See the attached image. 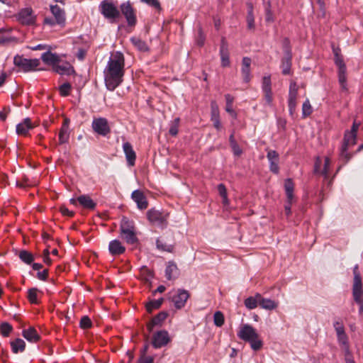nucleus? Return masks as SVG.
Segmentation results:
<instances>
[{"label":"nucleus","instance_id":"obj_45","mask_svg":"<svg viewBox=\"0 0 363 363\" xmlns=\"http://www.w3.org/2000/svg\"><path fill=\"white\" fill-rule=\"evenodd\" d=\"M313 108L308 99H306L302 106L303 117H307L312 113Z\"/></svg>","mask_w":363,"mask_h":363},{"label":"nucleus","instance_id":"obj_42","mask_svg":"<svg viewBox=\"0 0 363 363\" xmlns=\"http://www.w3.org/2000/svg\"><path fill=\"white\" fill-rule=\"evenodd\" d=\"M38 289L31 288L28 291V301L33 304H38L39 303L38 300Z\"/></svg>","mask_w":363,"mask_h":363},{"label":"nucleus","instance_id":"obj_55","mask_svg":"<svg viewBox=\"0 0 363 363\" xmlns=\"http://www.w3.org/2000/svg\"><path fill=\"white\" fill-rule=\"evenodd\" d=\"M333 328L337 335H341V333H345L344 325L340 320L334 321Z\"/></svg>","mask_w":363,"mask_h":363},{"label":"nucleus","instance_id":"obj_39","mask_svg":"<svg viewBox=\"0 0 363 363\" xmlns=\"http://www.w3.org/2000/svg\"><path fill=\"white\" fill-rule=\"evenodd\" d=\"M156 246L159 250L163 252H172L174 249V245L170 244H167L162 240L158 238L156 240Z\"/></svg>","mask_w":363,"mask_h":363},{"label":"nucleus","instance_id":"obj_35","mask_svg":"<svg viewBox=\"0 0 363 363\" xmlns=\"http://www.w3.org/2000/svg\"><path fill=\"white\" fill-rule=\"evenodd\" d=\"M12 352L17 354L19 352H23L26 347V343L21 338H16L11 342Z\"/></svg>","mask_w":363,"mask_h":363},{"label":"nucleus","instance_id":"obj_33","mask_svg":"<svg viewBox=\"0 0 363 363\" xmlns=\"http://www.w3.org/2000/svg\"><path fill=\"white\" fill-rule=\"evenodd\" d=\"M121 236L129 245H135L138 242L135 229L121 233Z\"/></svg>","mask_w":363,"mask_h":363},{"label":"nucleus","instance_id":"obj_2","mask_svg":"<svg viewBox=\"0 0 363 363\" xmlns=\"http://www.w3.org/2000/svg\"><path fill=\"white\" fill-rule=\"evenodd\" d=\"M240 339L250 343L251 348L254 351L259 350L263 346V342L259 338L255 329L249 324H245L238 333Z\"/></svg>","mask_w":363,"mask_h":363},{"label":"nucleus","instance_id":"obj_30","mask_svg":"<svg viewBox=\"0 0 363 363\" xmlns=\"http://www.w3.org/2000/svg\"><path fill=\"white\" fill-rule=\"evenodd\" d=\"M130 40L138 51L142 52H147L150 51V47L147 45L146 42L140 38L138 37H131Z\"/></svg>","mask_w":363,"mask_h":363},{"label":"nucleus","instance_id":"obj_1","mask_svg":"<svg viewBox=\"0 0 363 363\" xmlns=\"http://www.w3.org/2000/svg\"><path fill=\"white\" fill-rule=\"evenodd\" d=\"M125 58L120 51L113 53L104 70L106 87L109 91H114L123 82L125 74Z\"/></svg>","mask_w":363,"mask_h":363},{"label":"nucleus","instance_id":"obj_50","mask_svg":"<svg viewBox=\"0 0 363 363\" xmlns=\"http://www.w3.org/2000/svg\"><path fill=\"white\" fill-rule=\"evenodd\" d=\"M265 21L268 23H272L274 21V18L271 9V4L269 2H268L265 6Z\"/></svg>","mask_w":363,"mask_h":363},{"label":"nucleus","instance_id":"obj_21","mask_svg":"<svg viewBox=\"0 0 363 363\" xmlns=\"http://www.w3.org/2000/svg\"><path fill=\"white\" fill-rule=\"evenodd\" d=\"M251 59L248 57H244L242 60L241 73L245 83H249L251 80L250 65Z\"/></svg>","mask_w":363,"mask_h":363},{"label":"nucleus","instance_id":"obj_26","mask_svg":"<svg viewBox=\"0 0 363 363\" xmlns=\"http://www.w3.org/2000/svg\"><path fill=\"white\" fill-rule=\"evenodd\" d=\"M179 275V269L173 261L168 262L165 269V277L167 279L172 280L176 279Z\"/></svg>","mask_w":363,"mask_h":363},{"label":"nucleus","instance_id":"obj_10","mask_svg":"<svg viewBox=\"0 0 363 363\" xmlns=\"http://www.w3.org/2000/svg\"><path fill=\"white\" fill-rule=\"evenodd\" d=\"M284 190L286 196V204L284 206V210L286 216L291 213V205L294 201V183L290 178L286 179L284 181Z\"/></svg>","mask_w":363,"mask_h":363},{"label":"nucleus","instance_id":"obj_3","mask_svg":"<svg viewBox=\"0 0 363 363\" xmlns=\"http://www.w3.org/2000/svg\"><path fill=\"white\" fill-rule=\"evenodd\" d=\"M99 11L105 18L113 22L120 17V11L112 0H104L99 4Z\"/></svg>","mask_w":363,"mask_h":363},{"label":"nucleus","instance_id":"obj_56","mask_svg":"<svg viewBox=\"0 0 363 363\" xmlns=\"http://www.w3.org/2000/svg\"><path fill=\"white\" fill-rule=\"evenodd\" d=\"M218 191L219 192V194L223 199V203H225L228 202V198H227V190L225 188V186L223 184H219L218 185Z\"/></svg>","mask_w":363,"mask_h":363},{"label":"nucleus","instance_id":"obj_63","mask_svg":"<svg viewBox=\"0 0 363 363\" xmlns=\"http://www.w3.org/2000/svg\"><path fill=\"white\" fill-rule=\"evenodd\" d=\"M11 108L9 106H6L3 108L2 111H0V120L2 121H5L7 117V115L10 113Z\"/></svg>","mask_w":363,"mask_h":363},{"label":"nucleus","instance_id":"obj_36","mask_svg":"<svg viewBox=\"0 0 363 363\" xmlns=\"http://www.w3.org/2000/svg\"><path fill=\"white\" fill-rule=\"evenodd\" d=\"M247 24L250 30L255 29V17L253 14V6L251 3H247Z\"/></svg>","mask_w":363,"mask_h":363},{"label":"nucleus","instance_id":"obj_18","mask_svg":"<svg viewBox=\"0 0 363 363\" xmlns=\"http://www.w3.org/2000/svg\"><path fill=\"white\" fill-rule=\"evenodd\" d=\"M267 157L269 162V169L274 174H278L279 172V156L277 151L269 150L267 155Z\"/></svg>","mask_w":363,"mask_h":363},{"label":"nucleus","instance_id":"obj_41","mask_svg":"<svg viewBox=\"0 0 363 363\" xmlns=\"http://www.w3.org/2000/svg\"><path fill=\"white\" fill-rule=\"evenodd\" d=\"M69 138V130L66 127H61L59 133V143L60 145L68 142Z\"/></svg>","mask_w":363,"mask_h":363},{"label":"nucleus","instance_id":"obj_59","mask_svg":"<svg viewBox=\"0 0 363 363\" xmlns=\"http://www.w3.org/2000/svg\"><path fill=\"white\" fill-rule=\"evenodd\" d=\"M353 274H354V280L353 284L356 283H362L361 275L358 271V265L356 264L353 268Z\"/></svg>","mask_w":363,"mask_h":363},{"label":"nucleus","instance_id":"obj_51","mask_svg":"<svg viewBox=\"0 0 363 363\" xmlns=\"http://www.w3.org/2000/svg\"><path fill=\"white\" fill-rule=\"evenodd\" d=\"M262 89L263 91L272 90V82L270 76H264L262 79Z\"/></svg>","mask_w":363,"mask_h":363},{"label":"nucleus","instance_id":"obj_61","mask_svg":"<svg viewBox=\"0 0 363 363\" xmlns=\"http://www.w3.org/2000/svg\"><path fill=\"white\" fill-rule=\"evenodd\" d=\"M154 358L151 356H146L144 354H141L140 357L138 359V363H153Z\"/></svg>","mask_w":363,"mask_h":363},{"label":"nucleus","instance_id":"obj_12","mask_svg":"<svg viewBox=\"0 0 363 363\" xmlns=\"http://www.w3.org/2000/svg\"><path fill=\"white\" fill-rule=\"evenodd\" d=\"M189 296L190 294L187 290L178 289L171 297V300L177 309H181L185 306Z\"/></svg>","mask_w":363,"mask_h":363},{"label":"nucleus","instance_id":"obj_6","mask_svg":"<svg viewBox=\"0 0 363 363\" xmlns=\"http://www.w3.org/2000/svg\"><path fill=\"white\" fill-rule=\"evenodd\" d=\"M335 64L338 67V81L341 89L347 91V68L342 57L337 51H335Z\"/></svg>","mask_w":363,"mask_h":363},{"label":"nucleus","instance_id":"obj_47","mask_svg":"<svg viewBox=\"0 0 363 363\" xmlns=\"http://www.w3.org/2000/svg\"><path fill=\"white\" fill-rule=\"evenodd\" d=\"M1 333L4 337H8L12 331L13 328L9 323H2L0 325Z\"/></svg>","mask_w":363,"mask_h":363},{"label":"nucleus","instance_id":"obj_20","mask_svg":"<svg viewBox=\"0 0 363 363\" xmlns=\"http://www.w3.org/2000/svg\"><path fill=\"white\" fill-rule=\"evenodd\" d=\"M168 313L166 311H161L157 313L152 319L147 324V328L149 333L153 330L156 326H161L164 320L167 318Z\"/></svg>","mask_w":363,"mask_h":363},{"label":"nucleus","instance_id":"obj_23","mask_svg":"<svg viewBox=\"0 0 363 363\" xmlns=\"http://www.w3.org/2000/svg\"><path fill=\"white\" fill-rule=\"evenodd\" d=\"M50 11L55 16L56 23L60 25L65 24V13L58 5H51Z\"/></svg>","mask_w":363,"mask_h":363},{"label":"nucleus","instance_id":"obj_24","mask_svg":"<svg viewBox=\"0 0 363 363\" xmlns=\"http://www.w3.org/2000/svg\"><path fill=\"white\" fill-rule=\"evenodd\" d=\"M42 60L48 65H52L53 67L60 62V57L56 53H52L50 51H47L42 54Z\"/></svg>","mask_w":363,"mask_h":363},{"label":"nucleus","instance_id":"obj_52","mask_svg":"<svg viewBox=\"0 0 363 363\" xmlns=\"http://www.w3.org/2000/svg\"><path fill=\"white\" fill-rule=\"evenodd\" d=\"M205 40H206L205 35L202 30V28L201 27H199V30H198V35L196 38V43L197 45L202 47L205 43Z\"/></svg>","mask_w":363,"mask_h":363},{"label":"nucleus","instance_id":"obj_37","mask_svg":"<svg viewBox=\"0 0 363 363\" xmlns=\"http://www.w3.org/2000/svg\"><path fill=\"white\" fill-rule=\"evenodd\" d=\"M18 257L20 259L26 264H30L34 261L33 255L26 250H21Z\"/></svg>","mask_w":363,"mask_h":363},{"label":"nucleus","instance_id":"obj_48","mask_svg":"<svg viewBox=\"0 0 363 363\" xmlns=\"http://www.w3.org/2000/svg\"><path fill=\"white\" fill-rule=\"evenodd\" d=\"M214 324L218 327H221L224 324V315L220 311H216L213 315Z\"/></svg>","mask_w":363,"mask_h":363},{"label":"nucleus","instance_id":"obj_40","mask_svg":"<svg viewBox=\"0 0 363 363\" xmlns=\"http://www.w3.org/2000/svg\"><path fill=\"white\" fill-rule=\"evenodd\" d=\"M259 298L257 297V294L255 296H250L245 300V306L248 309L255 308L259 303Z\"/></svg>","mask_w":363,"mask_h":363},{"label":"nucleus","instance_id":"obj_57","mask_svg":"<svg viewBox=\"0 0 363 363\" xmlns=\"http://www.w3.org/2000/svg\"><path fill=\"white\" fill-rule=\"evenodd\" d=\"M330 166V160L329 157H326L325 158L324 167L323 170L321 171V174L323 175L325 178L328 177L329 171Z\"/></svg>","mask_w":363,"mask_h":363},{"label":"nucleus","instance_id":"obj_13","mask_svg":"<svg viewBox=\"0 0 363 363\" xmlns=\"http://www.w3.org/2000/svg\"><path fill=\"white\" fill-rule=\"evenodd\" d=\"M171 339L167 330H160L152 336V345L155 349L161 348L167 345Z\"/></svg>","mask_w":363,"mask_h":363},{"label":"nucleus","instance_id":"obj_43","mask_svg":"<svg viewBox=\"0 0 363 363\" xmlns=\"http://www.w3.org/2000/svg\"><path fill=\"white\" fill-rule=\"evenodd\" d=\"M337 341L340 345H342L346 349V352L349 354V344L348 337L345 333L337 335Z\"/></svg>","mask_w":363,"mask_h":363},{"label":"nucleus","instance_id":"obj_53","mask_svg":"<svg viewBox=\"0 0 363 363\" xmlns=\"http://www.w3.org/2000/svg\"><path fill=\"white\" fill-rule=\"evenodd\" d=\"M71 87V84L69 82L62 84L59 88L60 94L62 96H68L69 94Z\"/></svg>","mask_w":363,"mask_h":363},{"label":"nucleus","instance_id":"obj_64","mask_svg":"<svg viewBox=\"0 0 363 363\" xmlns=\"http://www.w3.org/2000/svg\"><path fill=\"white\" fill-rule=\"evenodd\" d=\"M6 30L4 28L0 29V44H4L5 43L9 42L10 38L5 35Z\"/></svg>","mask_w":363,"mask_h":363},{"label":"nucleus","instance_id":"obj_38","mask_svg":"<svg viewBox=\"0 0 363 363\" xmlns=\"http://www.w3.org/2000/svg\"><path fill=\"white\" fill-rule=\"evenodd\" d=\"M163 298H160L157 300H150L145 305L146 310L148 313H152L153 310L160 308L163 303Z\"/></svg>","mask_w":363,"mask_h":363},{"label":"nucleus","instance_id":"obj_58","mask_svg":"<svg viewBox=\"0 0 363 363\" xmlns=\"http://www.w3.org/2000/svg\"><path fill=\"white\" fill-rule=\"evenodd\" d=\"M140 1L156 9H161L160 4L158 0H140Z\"/></svg>","mask_w":363,"mask_h":363},{"label":"nucleus","instance_id":"obj_27","mask_svg":"<svg viewBox=\"0 0 363 363\" xmlns=\"http://www.w3.org/2000/svg\"><path fill=\"white\" fill-rule=\"evenodd\" d=\"M78 203L84 208L94 210L96 206V203L87 194H83L77 197Z\"/></svg>","mask_w":363,"mask_h":363},{"label":"nucleus","instance_id":"obj_25","mask_svg":"<svg viewBox=\"0 0 363 363\" xmlns=\"http://www.w3.org/2000/svg\"><path fill=\"white\" fill-rule=\"evenodd\" d=\"M53 70L60 74H66L71 75L74 74V67L69 62H64L62 65H58V63L53 67Z\"/></svg>","mask_w":363,"mask_h":363},{"label":"nucleus","instance_id":"obj_8","mask_svg":"<svg viewBox=\"0 0 363 363\" xmlns=\"http://www.w3.org/2000/svg\"><path fill=\"white\" fill-rule=\"evenodd\" d=\"M13 63L24 72L34 70L40 64L38 59H26L19 55L14 57Z\"/></svg>","mask_w":363,"mask_h":363},{"label":"nucleus","instance_id":"obj_54","mask_svg":"<svg viewBox=\"0 0 363 363\" xmlns=\"http://www.w3.org/2000/svg\"><path fill=\"white\" fill-rule=\"evenodd\" d=\"M92 325L91 319L87 316L84 315L83 316L79 322V325L83 329H87L91 328Z\"/></svg>","mask_w":363,"mask_h":363},{"label":"nucleus","instance_id":"obj_5","mask_svg":"<svg viewBox=\"0 0 363 363\" xmlns=\"http://www.w3.org/2000/svg\"><path fill=\"white\" fill-rule=\"evenodd\" d=\"M284 56L281 59V67L282 69L281 73L284 75H289L291 74L292 65V53L289 47V40L288 38H285L284 40Z\"/></svg>","mask_w":363,"mask_h":363},{"label":"nucleus","instance_id":"obj_22","mask_svg":"<svg viewBox=\"0 0 363 363\" xmlns=\"http://www.w3.org/2000/svg\"><path fill=\"white\" fill-rule=\"evenodd\" d=\"M108 250L112 255L116 256L123 254L125 251V247L120 240H113L109 242Z\"/></svg>","mask_w":363,"mask_h":363},{"label":"nucleus","instance_id":"obj_15","mask_svg":"<svg viewBox=\"0 0 363 363\" xmlns=\"http://www.w3.org/2000/svg\"><path fill=\"white\" fill-rule=\"evenodd\" d=\"M298 86L296 82H291L289 91L288 106L291 115H293L296 108Z\"/></svg>","mask_w":363,"mask_h":363},{"label":"nucleus","instance_id":"obj_28","mask_svg":"<svg viewBox=\"0 0 363 363\" xmlns=\"http://www.w3.org/2000/svg\"><path fill=\"white\" fill-rule=\"evenodd\" d=\"M257 297L259 298V306L266 310H273L278 306V303L270 298H265L262 296L261 294H257Z\"/></svg>","mask_w":363,"mask_h":363},{"label":"nucleus","instance_id":"obj_16","mask_svg":"<svg viewBox=\"0 0 363 363\" xmlns=\"http://www.w3.org/2000/svg\"><path fill=\"white\" fill-rule=\"evenodd\" d=\"M220 56L221 60V66L226 67L230 66V56L228 51V44L225 38H222L220 47Z\"/></svg>","mask_w":363,"mask_h":363},{"label":"nucleus","instance_id":"obj_19","mask_svg":"<svg viewBox=\"0 0 363 363\" xmlns=\"http://www.w3.org/2000/svg\"><path fill=\"white\" fill-rule=\"evenodd\" d=\"M123 150L128 166H134L136 160V154L133 150L132 145L129 142L124 143L123 144Z\"/></svg>","mask_w":363,"mask_h":363},{"label":"nucleus","instance_id":"obj_4","mask_svg":"<svg viewBox=\"0 0 363 363\" xmlns=\"http://www.w3.org/2000/svg\"><path fill=\"white\" fill-rule=\"evenodd\" d=\"M357 134L346 130L344 135L343 143L341 147L340 157L347 163L351 158V155L347 152L348 147L356 144Z\"/></svg>","mask_w":363,"mask_h":363},{"label":"nucleus","instance_id":"obj_17","mask_svg":"<svg viewBox=\"0 0 363 363\" xmlns=\"http://www.w3.org/2000/svg\"><path fill=\"white\" fill-rule=\"evenodd\" d=\"M132 199L136 203L137 207L140 209H146L148 206L147 200L143 191L136 189L131 194Z\"/></svg>","mask_w":363,"mask_h":363},{"label":"nucleus","instance_id":"obj_14","mask_svg":"<svg viewBox=\"0 0 363 363\" xmlns=\"http://www.w3.org/2000/svg\"><path fill=\"white\" fill-rule=\"evenodd\" d=\"M18 21L23 25H33L35 22V16L30 7L24 8L20 10L17 14Z\"/></svg>","mask_w":363,"mask_h":363},{"label":"nucleus","instance_id":"obj_31","mask_svg":"<svg viewBox=\"0 0 363 363\" xmlns=\"http://www.w3.org/2000/svg\"><path fill=\"white\" fill-rule=\"evenodd\" d=\"M22 335L24 338L31 342H36L40 340V335L34 328H29L23 330Z\"/></svg>","mask_w":363,"mask_h":363},{"label":"nucleus","instance_id":"obj_7","mask_svg":"<svg viewBox=\"0 0 363 363\" xmlns=\"http://www.w3.org/2000/svg\"><path fill=\"white\" fill-rule=\"evenodd\" d=\"M167 213L157 210L155 208L148 210L147 212L148 220L151 223L160 227H164L167 225Z\"/></svg>","mask_w":363,"mask_h":363},{"label":"nucleus","instance_id":"obj_60","mask_svg":"<svg viewBox=\"0 0 363 363\" xmlns=\"http://www.w3.org/2000/svg\"><path fill=\"white\" fill-rule=\"evenodd\" d=\"M322 164V161L320 157H317L315 158L313 172L314 174H321L320 167Z\"/></svg>","mask_w":363,"mask_h":363},{"label":"nucleus","instance_id":"obj_11","mask_svg":"<svg viewBox=\"0 0 363 363\" xmlns=\"http://www.w3.org/2000/svg\"><path fill=\"white\" fill-rule=\"evenodd\" d=\"M121 11L126 19L129 26H134L137 23L135 11L131 6L130 1H126L121 4Z\"/></svg>","mask_w":363,"mask_h":363},{"label":"nucleus","instance_id":"obj_32","mask_svg":"<svg viewBox=\"0 0 363 363\" xmlns=\"http://www.w3.org/2000/svg\"><path fill=\"white\" fill-rule=\"evenodd\" d=\"M32 128L33 126L31 125L30 119L29 118H26L23 122L16 125V133L18 135H25Z\"/></svg>","mask_w":363,"mask_h":363},{"label":"nucleus","instance_id":"obj_9","mask_svg":"<svg viewBox=\"0 0 363 363\" xmlns=\"http://www.w3.org/2000/svg\"><path fill=\"white\" fill-rule=\"evenodd\" d=\"M91 128L96 133L101 136H106L111 132L108 120L102 117L94 118Z\"/></svg>","mask_w":363,"mask_h":363},{"label":"nucleus","instance_id":"obj_29","mask_svg":"<svg viewBox=\"0 0 363 363\" xmlns=\"http://www.w3.org/2000/svg\"><path fill=\"white\" fill-rule=\"evenodd\" d=\"M352 296L354 302L358 303L363 301V286L362 283L353 284L352 285Z\"/></svg>","mask_w":363,"mask_h":363},{"label":"nucleus","instance_id":"obj_44","mask_svg":"<svg viewBox=\"0 0 363 363\" xmlns=\"http://www.w3.org/2000/svg\"><path fill=\"white\" fill-rule=\"evenodd\" d=\"M220 118L218 106L215 101L211 103V120Z\"/></svg>","mask_w":363,"mask_h":363},{"label":"nucleus","instance_id":"obj_62","mask_svg":"<svg viewBox=\"0 0 363 363\" xmlns=\"http://www.w3.org/2000/svg\"><path fill=\"white\" fill-rule=\"evenodd\" d=\"M230 147L234 155L239 157L242 154V150L237 143L230 145Z\"/></svg>","mask_w":363,"mask_h":363},{"label":"nucleus","instance_id":"obj_34","mask_svg":"<svg viewBox=\"0 0 363 363\" xmlns=\"http://www.w3.org/2000/svg\"><path fill=\"white\" fill-rule=\"evenodd\" d=\"M135 229L133 220H130L125 216H123L120 223V232L123 233L126 231Z\"/></svg>","mask_w":363,"mask_h":363},{"label":"nucleus","instance_id":"obj_49","mask_svg":"<svg viewBox=\"0 0 363 363\" xmlns=\"http://www.w3.org/2000/svg\"><path fill=\"white\" fill-rule=\"evenodd\" d=\"M179 121V118H176L174 121L172 122L169 130V133L171 135L176 136L177 135Z\"/></svg>","mask_w":363,"mask_h":363},{"label":"nucleus","instance_id":"obj_46","mask_svg":"<svg viewBox=\"0 0 363 363\" xmlns=\"http://www.w3.org/2000/svg\"><path fill=\"white\" fill-rule=\"evenodd\" d=\"M225 100H226V108L225 111L230 113L233 116H236V113L234 111V110L232 108V104H233V97L230 94H225Z\"/></svg>","mask_w":363,"mask_h":363}]
</instances>
